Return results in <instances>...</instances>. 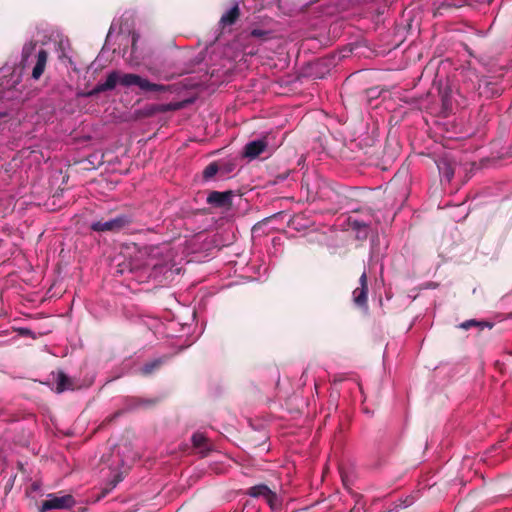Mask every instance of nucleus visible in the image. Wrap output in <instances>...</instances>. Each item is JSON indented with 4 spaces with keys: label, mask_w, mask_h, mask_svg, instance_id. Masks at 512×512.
Wrapping results in <instances>:
<instances>
[{
    "label": "nucleus",
    "mask_w": 512,
    "mask_h": 512,
    "mask_svg": "<svg viewBox=\"0 0 512 512\" xmlns=\"http://www.w3.org/2000/svg\"><path fill=\"white\" fill-rule=\"evenodd\" d=\"M220 166V175L225 177L236 169V161L233 159L221 160L218 162Z\"/></svg>",
    "instance_id": "obj_14"
},
{
    "label": "nucleus",
    "mask_w": 512,
    "mask_h": 512,
    "mask_svg": "<svg viewBox=\"0 0 512 512\" xmlns=\"http://www.w3.org/2000/svg\"><path fill=\"white\" fill-rule=\"evenodd\" d=\"M117 83H119V72L112 71L108 74L105 81L96 84L91 94L113 90Z\"/></svg>",
    "instance_id": "obj_8"
},
{
    "label": "nucleus",
    "mask_w": 512,
    "mask_h": 512,
    "mask_svg": "<svg viewBox=\"0 0 512 512\" xmlns=\"http://www.w3.org/2000/svg\"><path fill=\"white\" fill-rule=\"evenodd\" d=\"M240 11L239 6L236 3L234 6H232L228 11H226L222 17L220 18L219 24L222 27L231 26L235 24L237 19L239 18Z\"/></svg>",
    "instance_id": "obj_10"
},
{
    "label": "nucleus",
    "mask_w": 512,
    "mask_h": 512,
    "mask_svg": "<svg viewBox=\"0 0 512 512\" xmlns=\"http://www.w3.org/2000/svg\"><path fill=\"white\" fill-rule=\"evenodd\" d=\"M36 47V43L35 42H29V43H26L23 47V50H22V57L23 59H27L29 54L35 49Z\"/></svg>",
    "instance_id": "obj_22"
},
{
    "label": "nucleus",
    "mask_w": 512,
    "mask_h": 512,
    "mask_svg": "<svg viewBox=\"0 0 512 512\" xmlns=\"http://www.w3.org/2000/svg\"><path fill=\"white\" fill-rule=\"evenodd\" d=\"M141 90L151 92H165L168 87L162 84L151 83L149 80L144 79L141 85Z\"/></svg>",
    "instance_id": "obj_16"
},
{
    "label": "nucleus",
    "mask_w": 512,
    "mask_h": 512,
    "mask_svg": "<svg viewBox=\"0 0 512 512\" xmlns=\"http://www.w3.org/2000/svg\"><path fill=\"white\" fill-rule=\"evenodd\" d=\"M217 174H220V166L218 162H211L203 170L202 178L204 181H210Z\"/></svg>",
    "instance_id": "obj_15"
},
{
    "label": "nucleus",
    "mask_w": 512,
    "mask_h": 512,
    "mask_svg": "<svg viewBox=\"0 0 512 512\" xmlns=\"http://www.w3.org/2000/svg\"><path fill=\"white\" fill-rule=\"evenodd\" d=\"M350 228L356 233L358 239H366L369 234L371 220H363L358 218L349 217L348 219Z\"/></svg>",
    "instance_id": "obj_6"
},
{
    "label": "nucleus",
    "mask_w": 512,
    "mask_h": 512,
    "mask_svg": "<svg viewBox=\"0 0 512 512\" xmlns=\"http://www.w3.org/2000/svg\"><path fill=\"white\" fill-rule=\"evenodd\" d=\"M265 500L272 510L278 509L281 505V501H280L278 495L275 492H273L272 490Z\"/></svg>",
    "instance_id": "obj_19"
},
{
    "label": "nucleus",
    "mask_w": 512,
    "mask_h": 512,
    "mask_svg": "<svg viewBox=\"0 0 512 512\" xmlns=\"http://www.w3.org/2000/svg\"><path fill=\"white\" fill-rule=\"evenodd\" d=\"M479 323L475 320H468L461 324L462 328L468 329L470 326L478 325Z\"/></svg>",
    "instance_id": "obj_25"
},
{
    "label": "nucleus",
    "mask_w": 512,
    "mask_h": 512,
    "mask_svg": "<svg viewBox=\"0 0 512 512\" xmlns=\"http://www.w3.org/2000/svg\"><path fill=\"white\" fill-rule=\"evenodd\" d=\"M121 481V478L118 476L117 479L115 480L113 486L115 487L117 485V483H119Z\"/></svg>",
    "instance_id": "obj_26"
},
{
    "label": "nucleus",
    "mask_w": 512,
    "mask_h": 512,
    "mask_svg": "<svg viewBox=\"0 0 512 512\" xmlns=\"http://www.w3.org/2000/svg\"><path fill=\"white\" fill-rule=\"evenodd\" d=\"M162 363H163L162 359H155V360H153L151 362H148L145 365H143V367L141 368V372L144 375H149L154 370L158 369L161 366Z\"/></svg>",
    "instance_id": "obj_17"
},
{
    "label": "nucleus",
    "mask_w": 512,
    "mask_h": 512,
    "mask_svg": "<svg viewBox=\"0 0 512 512\" xmlns=\"http://www.w3.org/2000/svg\"><path fill=\"white\" fill-rule=\"evenodd\" d=\"M48 60V53L44 49H40L36 55V62L32 69V78L39 80L43 75Z\"/></svg>",
    "instance_id": "obj_9"
},
{
    "label": "nucleus",
    "mask_w": 512,
    "mask_h": 512,
    "mask_svg": "<svg viewBox=\"0 0 512 512\" xmlns=\"http://www.w3.org/2000/svg\"><path fill=\"white\" fill-rule=\"evenodd\" d=\"M437 167L440 175L450 182L454 176V169L451 164L446 159H440L437 162Z\"/></svg>",
    "instance_id": "obj_13"
},
{
    "label": "nucleus",
    "mask_w": 512,
    "mask_h": 512,
    "mask_svg": "<svg viewBox=\"0 0 512 512\" xmlns=\"http://www.w3.org/2000/svg\"><path fill=\"white\" fill-rule=\"evenodd\" d=\"M192 443L196 448H206L207 438L203 433L197 432L192 435Z\"/></svg>",
    "instance_id": "obj_18"
},
{
    "label": "nucleus",
    "mask_w": 512,
    "mask_h": 512,
    "mask_svg": "<svg viewBox=\"0 0 512 512\" xmlns=\"http://www.w3.org/2000/svg\"><path fill=\"white\" fill-rule=\"evenodd\" d=\"M132 223L129 215L121 214L107 221H94L90 228L95 232H113L118 233Z\"/></svg>",
    "instance_id": "obj_2"
},
{
    "label": "nucleus",
    "mask_w": 512,
    "mask_h": 512,
    "mask_svg": "<svg viewBox=\"0 0 512 512\" xmlns=\"http://www.w3.org/2000/svg\"><path fill=\"white\" fill-rule=\"evenodd\" d=\"M68 378L62 372L57 375L56 389L58 392H63L67 388Z\"/></svg>",
    "instance_id": "obj_20"
},
{
    "label": "nucleus",
    "mask_w": 512,
    "mask_h": 512,
    "mask_svg": "<svg viewBox=\"0 0 512 512\" xmlns=\"http://www.w3.org/2000/svg\"><path fill=\"white\" fill-rule=\"evenodd\" d=\"M368 285L367 273L364 271L359 278V287L355 288L352 296L353 301L358 307H367Z\"/></svg>",
    "instance_id": "obj_5"
},
{
    "label": "nucleus",
    "mask_w": 512,
    "mask_h": 512,
    "mask_svg": "<svg viewBox=\"0 0 512 512\" xmlns=\"http://www.w3.org/2000/svg\"><path fill=\"white\" fill-rule=\"evenodd\" d=\"M75 505V499L72 495H49V498L42 502L40 511L46 512L52 509H69Z\"/></svg>",
    "instance_id": "obj_3"
},
{
    "label": "nucleus",
    "mask_w": 512,
    "mask_h": 512,
    "mask_svg": "<svg viewBox=\"0 0 512 512\" xmlns=\"http://www.w3.org/2000/svg\"><path fill=\"white\" fill-rule=\"evenodd\" d=\"M144 78L137 74L127 73V74H119V83L122 86L130 87V86H138L141 89V85L143 83Z\"/></svg>",
    "instance_id": "obj_11"
},
{
    "label": "nucleus",
    "mask_w": 512,
    "mask_h": 512,
    "mask_svg": "<svg viewBox=\"0 0 512 512\" xmlns=\"http://www.w3.org/2000/svg\"><path fill=\"white\" fill-rule=\"evenodd\" d=\"M180 108H182L181 103H169V104L163 106L162 111L178 110Z\"/></svg>",
    "instance_id": "obj_24"
},
{
    "label": "nucleus",
    "mask_w": 512,
    "mask_h": 512,
    "mask_svg": "<svg viewBox=\"0 0 512 512\" xmlns=\"http://www.w3.org/2000/svg\"><path fill=\"white\" fill-rule=\"evenodd\" d=\"M271 34L270 31L268 30H263V29H253L251 32H250V35L252 37H255V38H260L262 40H266L268 39V36Z\"/></svg>",
    "instance_id": "obj_21"
},
{
    "label": "nucleus",
    "mask_w": 512,
    "mask_h": 512,
    "mask_svg": "<svg viewBox=\"0 0 512 512\" xmlns=\"http://www.w3.org/2000/svg\"><path fill=\"white\" fill-rule=\"evenodd\" d=\"M267 145L268 143L265 138L250 141L244 147V156L249 159H255L266 150Z\"/></svg>",
    "instance_id": "obj_7"
},
{
    "label": "nucleus",
    "mask_w": 512,
    "mask_h": 512,
    "mask_svg": "<svg viewBox=\"0 0 512 512\" xmlns=\"http://www.w3.org/2000/svg\"><path fill=\"white\" fill-rule=\"evenodd\" d=\"M234 193L231 190L228 191H211L206 199V202L216 208L229 209L232 205Z\"/></svg>",
    "instance_id": "obj_4"
},
{
    "label": "nucleus",
    "mask_w": 512,
    "mask_h": 512,
    "mask_svg": "<svg viewBox=\"0 0 512 512\" xmlns=\"http://www.w3.org/2000/svg\"><path fill=\"white\" fill-rule=\"evenodd\" d=\"M270 492H271V489L267 485L258 484V485L250 487L247 490L246 494L253 498L263 497L264 499H266Z\"/></svg>",
    "instance_id": "obj_12"
},
{
    "label": "nucleus",
    "mask_w": 512,
    "mask_h": 512,
    "mask_svg": "<svg viewBox=\"0 0 512 512\" xmlns=\"http://www.w3.org/2000/svg\"><path fill=\"white\" fill-rule=\"evenodd\" d=\"M173 251L168 246L163 248L155 247L151 249L146 265L150 267L155 275L173 272L176 262L174 260Z\"/></svg>",
    "instance_id": "obj_1"
},
{
    "label": "nucleus",
    "mask_w": 512,
    "mask_h": 512,
    "mask_svg": "<svg viewBox=\"0 0 512 512\" xmlns=\"http://www.w3.org/2000/svg\"><path fill=\"white\" fill-rule=\"evenodd\" d=\"M17 332L19 335L24 336V337H31L33 339L36 338V334L31 329H29L27 327H20L17 329Z\"/></svg>",
    "instance_id": "obj_23"
}]
</instances>
